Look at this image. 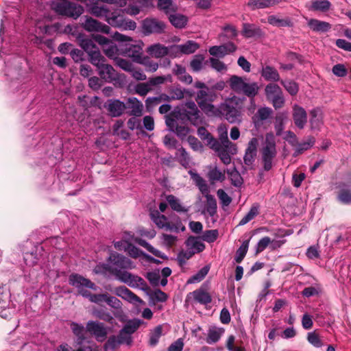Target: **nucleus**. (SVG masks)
<instances>
[{
    "label": "nucleus",
    "mask_w": 351,
    "mask_h": 351,
    "mask_svg": "<svg viewBox=\"0 0 351 351\" xmlns=\"http://www.w3.org/2000/svg\"><path fill=\"white\" fill-rule=\"evenodd\" d=\"M86 330L99 342L104 341L108 335V328L104 324L97 321H89L86 324Z\"/></svg>",
    "instance_id": "nucleus-10"
},
{
    "label": "nucleus",
    "mask_w": 351,
    "mask_h": 351,
    "mask_svg": "<svg viewBox=\"0 0 351 351\" xmlns=\"http://www.w3.org/2000/svg\"><path fill=\"white\" fill-rule=\"evenodd\" d=\"M259 90V86L256 82H250L247 80L245 82L240 93H243L249 97H255Z\"/></svg>",
    "instance_id": "nucleus-31"
},
{
    "label": "nucleus",
    "mask_w": 351,
    "mask_h": 351,
    "mask_svg": "<svg viewBox=\"0 0 351 351\" xmlns=\"http://www.w3.org/2000/svg\"><path fill=\"white\" fill-rule=\"evenodd\" d=\"M114 293L122 299L132 304H143V301L125 287H117Z\"/></svg>",
    "instance_id": "nucleus-16"
},
{
    "label": "nucleus",
    "mask_w": 351,
    "mask_h": 351,
    "mask_svg": "<svg viewBox=\"0 0 351 351\" xmlns=\"http://www.w3.org/2000/svg\"><path fill=\"white\" fill-rule=\"evenodd\" d=\"M77 40L80 46L88 53L95 49V45L93 42L84 36L79 34L77 37Z\"/></svg>",
    "instance_id": "nucleus-42"
},
{
    "label": "nucleus",
    "mask_w": 351,
    "mask_h": 351,
    "mask_svg": "<svg viewBox=\"0 0 351 351\" xmlns=\"http://www.w3.org/2000/svg\"><path fill=\"white\" fill-rule=\"evenodd\" d=\"M180 116L178 112H173L165 116V123L171 131L176 132L181 138L186 136L189 132V128L184 123L180 124Z\"/></svg>",
    "instance_id": "nucleus-6"
},
{
    "label": "nucleus",
    "mask_w": 351,
    "mask_h": 351,
    "mask_svg": "<svg viewBox=\"0 0 351 351\" xmlns=\"http://www.w3.org/2000/svg\"><path fill=\"white\" fill-rule=\"evenodd\" d=\"M93 315L97 318H99L104 322H108V324L112 325V327L117 326V324L115 322V319L112 317V315L105 311H94Z\"/></svg>",
    "instance_id": "nucleus-47"
},
{
    "label": "nucleus",
    "mask_w": 351,
    "mask_h": 351,
    "mask_svg": "<svg viewBox=\"0 0 351 351\" xmlns=\"http://www.w3.org/2000/svg\"><path fill=\"white\" fill-rule=\"evenodd\" d=\"M311 125L313 129H318L323 123L322 112L320 109H313L311 112Z\"/></svg>",
    "instance_id": "nucleus-37"
},
{
    "label": "nucleus",
    "mask_w": 351,
    "mask_h": 351,
    "mask_svg": "<svg viewBox=\"0 0 351 351\" xmlns=\"http://www.w3.org/2000/svg\"><path fill=\"white\" fill-rule=\"evenodd\" d=\"M126 55L131 58L134 62H138L142 58V49L138 45H132L125 50Z\"/></svg>",
    "instance_id": "nucleus-40"
},
{
    "label": "nucleus",
    "mask_w": 351,
    "mask_h": 351,
    "mask_svg": "<svg viewBox=\"0 0 351 351\" xmlns=\"http://www.w3.org/2000/svg\"><path fill=\"white\" fill-rule=\"evenodd\" d=\"M126 251H128V254L134 258H138L141 256H144L146 259L150 258L149 256L145 254L140 249H138V247H136L131 244L128 245Z\"/></svg>",
    "instance_id": "nucleus-57"
},
{
    "label": "nucleus",
    "mask_w": 351,
    "mask_h": 351,
    "mask_svg": "<svg viewBox=\"0 0 351 351\" xmlns=\"http://www.w3.org/2000/svg\"><path fill=\"white\" fill-rule=\"evenodd\" d=\"M169 21L176 28H183L187 23V18L180 14H170Z\"/></svg>",
    "instance_id": "nucleus-41"
},
{
    "label": "nucleus",
    "mask_w": 351,
    "mask_h": 351,
    "mask_svg": "<svg viewBox=\"0 0 351 351\" xmlns=\"http://www.w3.org/2000/svg\"><path fill=\"white\" fill-rule=\"evenodd\" d=\"M281 84L291 95H295L298 93V86L295 82L291 80H284L281 81Z\"/></svg>",
    "instance_id": "nucleus-60"
},
{
    "label": "nucleus",
    "mask_w": 351,
    "mask_h": 351,
    "mask_svg": "<svg viewBox=\"0 0 351 351\" xmlns=\"http://www.w3.org/2000/svg\"><path fill=\"white\" fill-rule=\"evenodd\" d=\"M276 156V143L271 135L266 136V144L261 152L263 169L269 171L273 167V162Z\"/></svg>",
    "instance_id": "nucleus-4"
},
{
    "label": "nucleus",
    "mask_w": 351,
    "mask_h": 351,
    "mask_svg": "<svg viewBox=\"0 0 351 351\" xmlns=\"http://www.w3.org/2000/svg\"><path fill=\"white\" fill-rule=\"evenodd\" d=\"M243 34L247 38H252L256 36H261L262 31L260 28L254 25L245 23L243 27Z\"/></svg>",
    "instance_id": "nucleus-46"
},
{
    "label": "nucleus",
    "mask_w": 351,
    "mask_h": 351,
    "mask_svg": "<svg viewBox=\"0 0 351 351\" xmlns=\"http://www.w3.org/2000/svg\"><path fill=\"white\" fill-rule=\"evenodd\" d=\"M81 25L85 30L89 32H96L108 34L110 31L109 26L89 16H85L84 21L82 22Z\"/></svg>",
    "instance_id": "nucleus-12"
},
{
    "label": "nucleus",
    "mask_w": 351,
    "mask_h": 351,
    "mask_svg": "<svg viewBox=\"0 0 351 351\" xmlns=\"http://www.w3.org/2000/svg\"><path fill=\"white\" fill-rule=\"evenodd\" d=\"M237 47L232 43H228L220 46H213L210 48L209 53L213 56L223 57L226 54L234 52Z\"/></svg>",
    "instance_id": "nucleus-20"
},
{
    "label": "nucleus",
    "mask_w": 351,
    "mask_h": 351,
    "mask_svg": "<svg viewBox=\"0 0 351 351\" xmlns=\"http://www.w3.org/2000/svg\"><path fill=\"white\" fill-rule=\"evenodd\" d=\"M167 201L169 203L171 208L179 213H186L189 210L188 208L183 206L178 198L176 197L169 195L167 196Z\"/></svg>",
    "instance_id": "nucleus-38"
},
{
    "label": "nucleus",
    "mask_w": 351,
    "mask_h": 351,
    "mask_svg": "<svg viewBox=\"0 0 351 351\" xmlns=\"http://www.w3.org/2000/svg\"><path fill=\"white\" fill-rule=\"evenodd\" d=\"M162 335V326H157L149 333V343L152 346H155L159 341V339Z\"/></svg>",
    "instance_id": "nucleus-52"
},
{
    "label": "nucleus",
    "mask_w": 351,
    "mask_h": 351,
    "mask_svg": "<svg viewBox=\"0 0 351 351\" xmlns=\"http://www.w3.org/2000/svg\"><path fill=\"white\" fill-rule=\"evenodd\" d=\"M125 108V104L119 100H110L107 105L108 110L113 117H119L122 114Z\"/></svg>",
    "instance_id": "nucleus-23"
},
{
    "label": "nucleus",
    "mask_w": 351,
    "mask_h": 351,
    "mask_svg": "<svg viewBox=\"0 0 351 351\" xmlns=\"http://www.w3.org/2000/svg\"><path fill=\"white\" fill-rule=\"evenodd\" d=\"M90 62L98 69L105 62V58L101 56L99 51L94 49L88 53Z\"/></svg>",
    "instance_id": "nucleus-53"
},
{
    "label": "nucleus",
    "mask_w": 351,
    "mask_h": 351,
    "mask_svg": "<svg viewBox=\"0 0 351 351\" xmlns=\"http://www.w3.org/2000/svg\"><path fill=\"white\" fill-rule=\"evenodd\" d=\"M141 323L138 319L130 320L122 329L131 335L138 328Z\"/></svg>",
    "instance_id": "nucleus-61"
},
{
    "label": "nucleus",
    "mask_w": 351,
    "mask_h": 351,
    "mask_svg": "<svg viewBox=\"0 0 351 351\" xmlns=\"http://www.w3.org/2000/svg\"><path fill=\"white\" fill-rule=\"evenodd\" d=\"M186 89L181 88H174L170 90V95H169V101L171 100H180L184 97Z\"/></svg>",
    "instance_id": "nucleus-59"
},
{
    "label": "nucleus",
    "mask_w": 351,
    "mask_h": 351,
    "mask_svg": "<svg viewBox=\"0 0 351 351\" xmlns=\"http://www.w3.org/2000/svg\"><path fill=\"white\" fill-rule=\"evenodd\" d=\"M267 21L269 24L278 27L293 26L291 20L288 17L280 19L274 15H271L268 17Z\"/></svg>",
    "instance_id": "nucleus-35"
},
{
    "label": "nucleus",
    "mask_w": 351,
    "mask_h": 351,
    "mask_svg": "<svg viewBox=\"0 0 351 351\" xmlns=\"http://www.w3.org/2000/svg\"><path fill=\"white\" fill-rule=\"evenodd\" d=\"M71 329L73 334L78 337L79 339H83L84 337V327L82 324L72 322L70 325Z\"/></svg>",
    "instance_id": "nucleus-62"
},
{
    "label": "nucleus",
    "mask_w": 351,
    "mask_h": 351,
    "mask_svg": "<svg viewBox=\"0 0 351 351\" xmlns=\"http://www.w3.org/2000/svg\"><path fill=\"white\" fill-rule=\"evenodd\" d=\"M138 63L143 65L147 72H155L159 67L158 64L149 56H143Z\"/></svg>",
    "instance_id": "nucleus-44"
},
{
    "label": "nucleus",
    "mask_w": 351,
    "mask_h": 351,
    "mask_svg": "<svg viewBox=\"0 0 351 351\" xmlns=\"http://www.w3.org/2000/svg\"><path fill=\"white\" fill-rule=\"evenodd\" d=\"M227 173L228 174L233 185L235 186H239L242 184L243 179L239 171L235 168L228 169Z\"/></svg>",
    "instance_id": "nucleus-54"
},
{
    "label": "nucleus",
    "mask_w": 351,
    "mask_h": 351,
    "mask_svg": "<svg viewBox=\"0 0 351 351\" xmlns=\"http://www.w3.org/2000/svg\"><path fill=\"white\" fill-rule=\"evenodd\" d=\"M162 101H169V95L165 93L160 95L158 97H148L145 101V105L147 110L160 104Z\"/></svg>",
    "instance_id": "nucleus-39"
},
{
    "label": "nucleus",
    "mask_w": 351,
    "mask_h": 351,
    "mask_svg": "<svg viewBox=\"0 0 351 351\" xmlns=\"http://www.w3.org/2000/svg\"><path fill=\"white\" fill-rule=\"evenodd\" d=\"M206 211L210 215L213 216L217 210V202L212 195H206Z\"/></svg>",
    "instance_id": "nucleus-58"
},
{
    "label": "nucleus",
    "mask_w": 351,
    "mask_h": 351,
    "mask_svg": "<svg viewBox=\"0 0 351 351\" xmlns=\"http://www.w3.org/2000/svg\"><path fill=\"white\" fill-rule=\"evenodd\" d=\"M53 9L59 14L78 18L84 12L83 8L75 3L66 0H61L53 4Z\"/></svg>",
    "instance_id": "nucleus-3"
},
{
    "label": "nucleus",
    "mask_w": 351,
    "mask_h": 351,
    "mask_svg": "<svg viewBox=\"0 0 351 351\" xmlns=\"http://www.w3.org/2000/svg\"><path fill=\"white\" fill-rule=\"evenodd\" d=\"M337 199L344 204H351V189L345 186L340 188L337 194Z\"/></svg>",
    "instance_id": "nucleus-49"
},
{
    "label": "nucleus",
    "mask_w": 351,
    "mask_h": 351,
    "mask_svg": "<svg viewBox=\"0 0 351 351\" xmlns=\"http://www.w3.org/2000/svg\"><path fill=\"white\" fill-rule=\"evenodd\" d=\"M292 117L296 127L303 129L307 123V113L304 108L298 104L293 105Z\"/></svg>",
    "instance_id": "nucleus-15"
},
{
    "label": "nucleus",
    "mask_w": 351,
    "mask_h": 351,
    "mask_svg": "<svg viewBox=\"0 0 351 351\" xmlns=\"http://www.w3.org/2000/svg\"><path fill=\"white\" fill-rule=\"evenodd\" d=\"M146 52L152 57L161 58L168 54L169 49L160 43H155L149 45L147 48Z\"/></svg>",
    "instance_id": "nucleus-21"
},
{
    "label": "nucleus",
    "mask_w": 351,
    "mask_h": 351,
    "mask_svg": "<svg viewBox=\"0 0 351 351\" xmlns=\"http://www.w3.org/2000/svg\"><path fill=\"white\" fill-rule=\"evenodd\" d=\"M151 217L156 225L160 228H165L168 230H172L175 228L173 225L167 221V218L165 215H160L157 211L152 213Z\"/></svg>",
    "instance_id": "nucleus-24"
},
{
    "label": "nucleus",
    "mask_w": 351,
    "mask_h": 351,
    "mask_svg": "<svg viewBox=\"0 0 351 351\" xmlns=\"http://www.w3.org/2000/svg\"><path fill=\"white\" fill-rule=\"evenodd\" d=\"M209 267L208 266L202 267L197 274L189 278L187 283L193 284L202 281L207 275Z\"/></svg>",
    "instance_id": "nucleus-55"
},
{
    "label": "nucleus",
    "mask_w": 351,
    "mask_h": 351,
    "mask_svg": "<svg viewBox=\"0 0 351 351\" xmlns=\"http://www.w3.org/2000/svg\"><path fill=\"white\" fill-rule=\"evenodd\" d=\"M151 90L149 82L139 83L135 86V92L141 96H145Z\"/></svg>",
    "instance_id": "nucleus-64"
},
{
    "label": "nucleus",
    "mask_w": 351,
    "mask_h": 351,
    "mask_svg": "<svg viewBox=\"0 0 351 351\" xmlns=\"http://www.w3.org/2000/svg\"><path fill=\"white\" fill-rule=\"evenodd\" d=\"M288 119V114L287 112L278 113L276 117L274 128L276 132V135L280 136L285 128V123Z\"/></svg>",
    "instance_id": "nucleus-36"
},
{
    "label": "nucleus",
    "mask_w": 351,
    "mask_h": 351,
    "mask_svg": "<svg viewBox=\"0 0 351 351\" xmlns=\"http://www.w3.org/2000/svg\"><path fill=\"white\" fill-rule=\"evenodd\" d=\"M166 27V23L156 18H146L141 23L142 32L145 36L163 34Z\"/></svg>",
    "instance_id": "nucleus-5"
},
{
    "label": "nucleus",
    "mask_w": 351,
    "mask_h": 351,
    "mask_svg": "<svg viewBox=\"0 0 351 351\" xmlns=\"http://www.w3.org/2000/svg\"><path fill=\"white\" fill-rule=\"evenodd\" d=\"M177 48L182 53L185 54H189L194 53L199 48V45L197 43L194 41L189 40L183 45H178Z\"/></svg>",
    "instance_id": "nucleus-51"
},
{
    "label": "nucleus",
    "mask_w": 351,
    "mask_h": 351,
    "mask_svg": "<svg viewBox=\"0 0 351 351\" xmlns=\"http://www.w3.org/2000/svg\"><path fill=\"white\" fill-rule=\"evenodd\" d=\"M114 276L119 280L131 287H138L143 282V278L124 270H115Z\"/></svg>",
    "instance_id": "nucleus-13"
},
{
    "label": "nucleus",
    "mask_w": 351,
    "mask_h": 351,
    "mask_svg": "<svg viewBox=\"0 0 351 351\" xmlns=\"http://www.w3.org/2000/svg\"><path fill=\"white\" fill-rule=\"evenodd\" d=\"M209 180L213 182L220 181L222 182L225 180V171H221L217 167L210 168L208 173Z\"/></svg>",
    "instance_id": "nucleus-48"
},
{
    "label": "nucleus",
    "mask_w": 351,
    "mask_h": 351,
    "mask_svg": "<svg viewBox=\"0 0 351 351\" xmlns=\"http://www.w3.org/2000/svg\"><path fill=\"white\" fill-rule=\"evenodd\" d=\"M98 70L101 77L106 82H110L119 78L118 73L110 64L104 63L98 68Z\"/></svg>",
    "instance_id": "nucleus-18"
},
{
    "label": "nucleus",
    "mask_w": 351,
    "mask_h": 351,
    "mask_svg": "<svg viewBox=\"0 0 351 351\" xmlns=\"http://www.w3.org/2000/svg\"><path fill=\"white\" fill-rule=\"evenodd\" d=\"M246 80L247 78L232 75L230 78V86L234 91L240 93Z\"/></svg>",
    "instance_id": "nucleus-45"
},
{
    "label": "nucleus",
    "mask_w": 351,
    "mask_h": 351,
    "mask_svg": "<svg viewBox=\"0 0 351 351\" xmlns=\"http://www.w3.org/2000/svg\"><path fill=\"white\" fill-rule=\"evenodd\" d=\"M176 157L179 159L180 163L186 166L189 163V156L185 149L183 147H181L178 149L176 153Z\"/></svg>",
    "instance_id": "nucleus-63"
},
{
    "label": "nucleus",
    "mask_w": 351,
    "mask_h": 351,
    "mask_svg": "<svg viewBox=\"0 0 351 351\" xmlns=\"http://www.w3.org/2000/svg\"><path fill=\"white\" fill-rule=\"evenodd\" d=\"M69 281V284L75 287L83 297L88 295L89 291L86 289L96 290V286L93 282L79 274H71Z\"/></svg>",
    "instance_id": "nucleus-8"
},
{
    "label": "nucleus",
    "mask_w": 351,
    "mask_h": 351,
    "mask_svg": "<svg viewBox=\"0 0 351 351\" xmlns=\"http://www.w3.org/2000/svg\"><path fill=\"white\" fill-rule=\"evenodd\" d=\"M265 94L267 98L270 100L275 108H281L285 99L282 96V92L279 86L275 84H269L265 87Z\"/></svg>",
    "instance_id": "nucleus-9"
},
{
    "label": "nucleus",
    "mask_w": 351,
    "mask_h": 351,
    "mask_svg": "<svg viewBox=\"0 0 351 351\" xmlns=\"http://www.w3.org/2000/svg\"><path fill=\"white\" fill-rule=\"evenodd\" d=\"M185 114L187 119L195 123V121L198 119L199 111L194 101H188L185 104Z\"/></svg>",
    "instance_id": "nucleus-30"
},
{
    "label": "nucleus",
    "mask_w": 351,
    "mask_h": 351,
    "mask_svg": "<svg viewBox=\"0 0 351 351\" xmlns=\"http://www.w3.org/2000/svg\"><path fill=\"white\" fill-rule=\"evenodd\" d=\"M272 110L267 107L261 108L253 117L256 125H260L263 121L267 120L271 115Z\"/></svg>",
    "instance_id": "nucleus-34"
},
{
    "label": "nucleus",
    "mask_w": 351,
    "mask_h": 351,
    "mask_svg": "<svg viewBox=\"0 0 351 351\" xmlns=\"http://www.w3.org/2000/svg\"><path fill=\"white\" fill-rule=\"evenodd\" d=\"M194 87L199 89L196 93L195 100L201 110L208 116L217 117L218 108L212 104L217 97L215 92L200 81H196Z\"/></svg>",
    "instance_id": "nucleus-1"
},
{
    "label": "nucleus",
    "mask_w": 351,
    "mask_h": 351,
    "mask_svg": "<svg viewBox=\"0 0 351 351\" xmlns=\"http://www.w3.org/2000/svg\"><path fill=\"white\" fill-rule=\"evenodd\" d=\"M219 141H218L217 149H213L218 155L222 162L228 165L231 162L230 155L237 153V149L234 143L229 141L228 132L226 128L222 126L219 128Z\"/></svg>",
    "instance_id": "nucleus-2"
},
{
    "label": "nucleus",
    "mask_w": 351,
    "mask_h": 351,
    "mask_svg": "<svg viewBox=\"0 0 351 351\" xmlns=\"http://www.w3.org/2000/svg\"><path fill=\"white\" fill-rule=\"evenodd\" d=\"M280 2V0H250L247 5L252 10L264 9L274 6Z\"/></svg>",
    "instance_id": "nucleus-26"
},
{
    "label": "nucleus",
    "mask_w": 351,
    "mask_h": 351,
    "mask_svg": "<svg viewBox=\"0 0 351 351\" xmlns=\"http://www.w3.org/2000/svg\"><path fill=\"white\" fill-rule=\"evenodd\" d=\"M262 76L267 81L277 82L280 80V75L278 71L270 66H266L262 69Z\"/></svg>",
    "instance_id": "nucleus-32"
},
{
    "label": "nucleus",
    "mask_w": 351,
    "mask_h": 351,
    "mask_svg": "<svg viewBox=\"0 0 351 351\" xmlns=\"http://www.w3.org/2000/svg\"><path fill=\"white\" fill-rule=\"evenodd\" d=\"M259 214V205L258 204H254L251 207L250 211L241 219V220L239 223V226H243L251 220H252L255 217H256Z\"/></svg>",
    "instance_id": "nucleus-43"
},
{
    "label": "nucleus",
    "mask_w": 351,
    "mask_h": 351,
    "mask_svg": "<svg viewBox=\"0 0 351 351\" xmlns=\"http://www.w3.org/2000/svg\"><path fill=\"white\" fill-rule=\"evenodd\" d=\"M89 12H90V14H93L97 17H104L106 22L107 19L112 17V14H114V12H110V10L106 5H92L89 8Z\"/></svg>",
    "instance_id": "nucleus-28"
},
{
    "label": "nucleus",
    "mask_w": 351,
    "mask_h": 351,
    "mask_svg": "<svg viewBox=\"0 0 351 351\" xmlns=\"http://www.w3.org/2000/svg\"><path fill=\"white\" fill-rule=\"evenodd\" d=\"M127 244H130L131 242L134 241L137 243L141 246L147 249L149 252L153 254L154 256L160 258L163 257V254L159 250L155 249L152 247L149 243H148L146 241L134 237L133 234L130 232H125L122 239Z\"/></svg>",
    "instance_id": "nucleus-14"
},
{
    "label": "nucleus",
    "mask_w": 351,
    "mask_h": 351,
    "mask_svg": "<svg viewBox=\"0 0 351 351\" xmlns=\"http://www.w3.org/2000/svg\"><path fill=\"white\" fill-rule=\"evenodd\" d=\"M186 245L189 250L187 258H190L193 254L203 251L205 248V245L201 239L195 237H189L186 241Z\"/></svg>",
    "instance_id": "nucleus-17"
},
{
    "label": "nucleus",
    "mask_w": 351,
    "mask_h": 351,
    "mask_svg": "<svg viewBox=\"0 0 351 351\" xmlns=\"http://www.w3.org/2000/svg\"><path fill=\"white\" fill-rule=\"evenodd\" d=\"M315 143V139L313 137H308L306 141L298 143L295 147V153L293 155L295 156L302 154L304 151H306L311 148Z\"/></svg>",
    "instance_id": "nucleus-50"
},
{
    "label": "nucleus",
    "mask_w": 351,
    "mask_h": 351,
    "mask_svg": "<svg viewBox=\"0 0 351 351\" xmlns=\"http://www.w3.org/2000/svg\"><path fill=\"white\" fill-rule=\"evenodd\" d=\"M107 23L112 27L123 30H134L136 27L135 21L123 19L117 11H114L112 16L107 19Z\"/></svg>",
    "instance_id": "nucleus-11"
},
{
    "label": "nucleus",
    "mask_w": 351,
    "mask_h": 351,
    "mask_svg": "<svg viewBox=\"0 0 351 351\" xmlns=\"http://www.w3.org/2000/svg\"><path fill=\"white\" fill-rule=\"evenodd\" d=\"M219 114L223 115L226 119L231 123L240 122L241 113V110L234 106V100L230 99L222 104L218 108Z\"/></svg>",
    "instance_id": "nucleus-7"
},
{
    "label": "nucleus",
    "mask_w": 351,
    "mask_h": 351,
    "mask_svg": "<svg viewBox=\"0 0 351 351\" xmlns=\"http://www.w3.org/2000/svg\"><path fill=\"white\" fill-rule=\"evenodd\" d=\"M331 3L328 0H312L306 5L311 11H319L325 12L330 8Z\"/></svg>",
    "instance_id": "nucleus-22"
},
{
    "label": "nucleus",
    "mask_w": 351,
    "mask_h": 351,
    "mask_svg": "<svg viewBox=\"0 0 351 351\" xmlns=\"http://www.w3.org/2000/svg\"><path fill=\"white\" fill-rule=\"evenodd\" d=\"M308 25L314 32H326L331 28L329 23L314 19L308 21Z\"/></svg>",
    "instance_id": "nucleus-29"
},
{
    "label": "nucleus",
    "mask_w": 351,
    "mask_h": 351,
    "mask_svg": "<svg viewBox=\"0 0 351 351\" xmlns=\"http://www.w3.org/2000/svg\"><path fill=\"white\" fill-rule=\"evenodd\" d=\"M189 295H192L194 300L200 304H206L211 302V297L209 293L202 289L195 290L190 293Z\"/></svg>",
    "instance_id": "nucleus-33"
},
{
    "label": "nucleus",
    "mask_w": 351,
    "mask_h": 351,
    "mask_svg": "<svg viewBox=\"0 0 351 351\" xmlns=\"http://www.w3.org/2000/svg\"><path fill=\"white\" fill-rule=\"evenodd\" d=\"M122 344L117 336H110L104 346L105 351L114 350Z\"/></svg>",
    "instance_id": "nucleus-56"
},
{
    "label": "nucleus",
    "mask_w": 351,
    "mask_h": 351,
    "mask_svg": "<svg viewBox=\"0 0 351 351\" xmlns=\"http://www.w3.org/2000/svg\"><path fill=\"white\" fill-rule=\"evenodd\" d=\"M197 134L199 135L201 139L206 141L207 145L212 149H217V147L219 146L218 141L214 138L205 128L201 127L198 128Z\"/></svg>",
    "instance_id": "nucleus-25"
},
{
    "label": "nucleus",
    "mask_w": 351,
    "mask_h": 351,
    "mask_svg": "<svg viewBox=\"0 0 351 351\" xmlns=\"http://www.w3.org/2000/svg\"><path fill=\"white\" fill-rule=\"evenodd\" d=\"M109 259L114 265L123 269H133L135 265L130 259L117 253L111 254Z\"/></svg>",
    "instance_id": "nucleus-19"
},
{
    "label": "nucleus",
    "mask_w": 351,
    "mask_h": 351,
    "mask_svg": "<svg viewBox=\"0 0 351 351\" xmlns=\"http://www.w3.org/2000/svg\"><path fill=\"white\" fill-rule=\"evenodd\" d=\"M128 106L131 109L130 114L135 117H141L143 114V104L136 97H130L128 99Z\"/></svg>",
    "instance_id": "nucleus-27"
}]
</instances>
